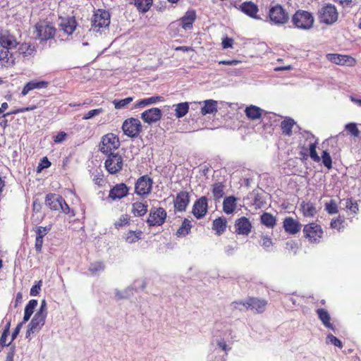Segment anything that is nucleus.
<instances>
[{
	"instance_id": "nucleus-12",
	"label": "nucleus",
	"mask_w": 361,
	"mask_h": 361,
	"mask_svg": "<svg viewBox=\"0 0 361 361\" xmlns=\"http://www.w3.org/2000/svg\"><path fill=\"white\" fill-rule=\"evenodd\" d=\"M110 24V14L104 9H97L92 19V27L94 30L99 31L101 28L106 27Z\"/></svg>"
},
{
	"instance_id": "nucleus-48",
	"label": "nucleus",
	"mask_w": 361,
	"mask_h": 361,
	"mask_svg": "<svg viewBox=\"0 0 361 361\" xmlns=\"http://www.w3.org/2000/svg\"><path fill=\"white\" fill-rule=\"evenodd\" d=\"M320 158L325 167L328 169H331L332 168V159L327 150H324L322 152V157Z\"/></svg>"
},
{
	"instance_id": "nucleus-17",
	"label": "nucleus",
	"mask_w": 361,
	"mask_h": 361,
	"mask_svg": "<svg viewBox=\"0 0 361 361\" xmlns=\"http://www.w3.org/2000/svg\"><path fill=\"white\" fill-rule=\"evenodd\" d=\"M18 44L16 37L9 31L3 30L0 31V46L2 49L10 51V49L16 48Z\"/></svg>"
},
{
	"instance_id": "nucleus-52",
	"label": "nucleus",
	"mask_w": 361,
	"mask_h": 361,
	"mask_svg": "<svg viewBox=\"0 0 361 361\" xmlns=\"http://www.w3.org/2000/svg\"><path fill=\"white\" fill-rule=\"evenodd\" d=\"M104 269V265L102 262H95L93 263H91L88 270L92 274H95L97 272L103 271Z\"/></svg>"
},
{
	"instance_id": "nucleus-20",
	"label": "nucleus",
	"mask_w": 361,
	"mask_h": 361,
	"mask_svg": "<svg viewBox=\"0 0 361 361\" xmlns=\"http://www.w3.org/2000/svg\"><path fill=\"white\" fill-rule=\"evenodd\" d=\"M49 82L46 80H32L23 86L21 94L23 96L27 95L30 92L34 90H40V89H46L49 87Z\"/></svg>"
},
{
	"instance_id": "nucleus-35",
	"label": "nucleus",
	"mask_w": 361,
	"mask_h": 361,
	"mask_svg": "<svg viewBox=\"0 0 361 361\" xmlns=\"http://www.w3.org/2000/svg\"><path fill=\"white\" fill-rule=\"evenodd\" d=\"M191 228V221L188 219L185 218L182 221L181 226L176 231V235L178 238L185 237L190 233Z\"/></svg>"
},
{
	"instance_id": "nucleus-32",
	"label": "nucleus",
	"mask_w": 361,
	"mask_h": 361,
	"mask_svg": "<svg viewBox=\"0 0 361 361\" xmlns=\"http://www.w3.org/2000/svg\"><path fill=\"white\" fill-rule=\"evenodd\" d=\"M262 113L263 110L255 105H250L245 109V116L251 121L260 118L262 116Z\"/></svg>"
},
{
	"instance_id": "nucleus-8",
	"label": "nucleus",
	"mask_w": 361,
	"mask_h": 361,
	"mask_svg": "<svg viewBox=\"0 0 361 361\" xmlns=\"http://www.w3.org/2000/svg\"><path fill=\"white\" fill-rule=\"evenodd\" d=\"M107 156L104 161V167L110 174H116L120 172L123 167V159L118 153H111L106 154Z\"/></svg>"
},
{
	"instance_id": "nucleus-21",
	"label": "nucleus",
	"mask_w": 361,
	"mask_h": 361,
	"mask_svg": "<svg viewBox=\"0 0 361 361\" xmlns=\"http://www.w3.org/2000/svg\"><path fill=\"white\" fill-rule=\"evenodd\" d=\"M190 202L189 193L186 191H180L177 193L173 201L174 208L178 212L185 211Z\"/></svg>"
},
{
	"instance_id": "nucleus-27",
	"label": "nucleus",
	"mask_w": 361,
	"mask_h": 361,
	"mask_svg": "<svg viewBox=\"0 0 361 361\" xmlns=\"http://www.w3.org/2000/svg\"><path fill=\"white\" fill-rule=\"evenodd\" d=\"M300 211L302 216L307 218H312L317 214L315 204L310 201H302L300 204Z\"/></svg>"
},
{
	"instance_id": "nucleus-1",
	"label": "nucleus",
	"mask_w": 361,
	"mask_h": 361,
	"mask_svg": "<svg viewBox=\"0 0 361 361\" xmlns=\"http://www.w3.org/2000/svg\"><path fill=\"white\" fill-rule=\"evenodd\" d=\"M303 237L310 244H319L322 241L324 230L316 222L308 223L303 226Z\"/></svg>"
},
{
	"instance_id": "nucleus-26",
	"label": "nucleus",
	"mask_w": 361,
	"mask_h": 361,
	"mask_svg": "<svg viewBox=\"0 0 361 361\" xmlns=\"http://www.w3.org/2000/svg\"><path fill=\"white\" fill-rule=\"evenodd\" d=\"M45 314L42 311V307L38 311L29 324V329L31 332L39 331L45 322Z\"/></svg>"
},
{
	"instance_id": "nucleus-59",
	"label": "nucleus",
	"mask_w": 361,
	"mask_h": 361,
	"mask_svg": "<svg viewBox=\"0 0 361 361\" xmlns=\"http://www.w3.org/2000/svg\"><path fill=\"white\" fill-rule=\"evenodd\" d=\"M66 137L67 133L63 131H61L54 137V141L55 143H61L63 142L66 139Z\"/></svg>"
},
{
	"instance_id": "nucleus-30",
	"label": "nucleus",
	"mask_w": 361,
	"mask_h": 361,
	"mask_svg": "<svg viewBox=\"0 0 361 361\" xmlns=\"http://www.w3.org/2000/svg\"><path fill=\"white\" fill-rule=\"evenodd\" d=\"M238 198L233 195L226 197L223 201V211L226 214H233L237 207Z\"/></svg>"
},
{
	"instance_id": "nucleus-58",
	"label": "nucleus",
	"mask_w": 361,
	"mask_h": 361,
	"mask_svg": "<svg viewBox=\"0 0 361 361\" xmlns=\"http://www.w3.org/2000/svg\"><path fill=\"white\" fill-rule=\"evenodd\" d=\"M273 245L272 240L268 236H262L261 245L266 250H268Z\"/></svg>"
},
{
	"instance_id": "nucleus-51",
	"label": "nucleus",
	"mask_w": 361,
	"mask_h": 361,
	"mask_svg": "<svg viewBox=\"0 0 361 361\" xmlns=\"http://www.w3.org/2000/svg\"><path fill=\"white\" fill-rule=\"evenodd\" d=\"M347 132L353 137H359L360 130L355 123H349L345 127Z\"/></svg>"
},
{
	"instance_id": "nucleus-61",
	"label": "nucleus",
	"mask_w": 361,
	"mask_h": 361,
	"mask_svg": "<svg viewBox=\"0 0 361 361\" xmlns=\"http://www.w3.org/2000/svg\"><path fill=\"white\" fill-rule=\"evenodd\" d=\"M94 183L99 186L103 185L104 183V175L102 173H98L94 176L93 178Z\"/></svg>"
},
{
	"instance_id": "nucleus-49",
	"label": "nucleus",
	"mask_w": 361,
	"mask_h": 361,
	"mask_svg": "<svg viewBox=\"0 0 361 361\" xmlns=\"http://www.w3.org/2000/svg\"><path fill=\"white\" fill-rule=\"evenodd\" d=\"M345 207L353 214H357L359 210L357 202L352 198H347L345 200Z\"/></svg>"
},
{
	"instance_id": "nucleus-19",
	"label": "nucleus",
	"mask_w": 361,
	"mask_h": 361,
	"mask_svg": "<svg viewBox=\"0 0 361 361\" xmlns=\"http://www.w3.org/2000/svg\"><path fill=\"white\" fill-rule=\"evenodd\" d=\"M129 194V188L124 183L115 185L109 193V197L113 200H121Z\"/></svg>"
},
{
	"instance_id": "nucleus-43",
	"label": "nucleus",
	"mask_w": 361,
	"mask_h": 361,
	"mask_svg": "<svg viewBox=\"0 0 361 361\" xmlns=\"http://www.w3.org/2000/svg\"><path fill=\"white\" fill-rule=\"evenodd\" d=\"M131 216L128 214H122L114 224L115 228L119 230L121 228L128 226L130 224Z\"/></svg>"
},
{
	"instance_id": "nucleus-53",
	"label": "nucleus",
	"mask_w": 361,
	"mask_h": 361,
	"mask_svg": "<svg viewBox=\"0 0 361 361\" xmlns=\"http://www.w3.org/2000/svg\"><path fill=\"white\" fill-rule=\"evenodd\" d=\"M343 222L344 219L341 216H338V218L331 220L330 223V227L333 229H337L338 231H340L343 227Z\"/></svg>"
},
{
	"instance_id": "nucleus-56",
	"label": "nucleus",
	"mask_w": 361,
	"mask_h": 361,
	"mask_svg": "<svg viewBox=\"0 0 361 361\" xmlns=\"http://www.w3.org/2000/svg\"><path fill=\"white\" fill-rule=\"evenodd\" d=\"M51 230V226H39L36 230V236L43 238Z\"/></svg>"
},
{
	"instance_id": "nucleus-31",
	"label": "nucleus",
	"mask_w": 361,
	"mask_h": 361,
	"mask_svg": "<svg viewBox=\"0 0 361 361\" xmlns=\"http://www.w3.org/2000/svg\"><path fill=\"white\" fill-rule=\"evenodd\" d=\"M226 185L223 182H215L211 185L214 201L219 202L225 194Z\"/></svg>"
},
{
	"instance_id": "nucleus-57",
	"label": "nucleus",
	"mask_w": 361,
	"mask_h": 361,
	"mask_svg": "<svg viewBox=\"0 0 361 361\" xmlns=\"http://www.w3.org/2000/svg\"><path fill=\"white\" fill-rule=\"evenodd\" d=\"M326 338L329 343L334 345L335 346L341 348L343 347L342 342L338 338H336L335 336H334L332 334H329L327 336Z\"/></svg>"
},
{
	"instance_id": "nucleus-64",
	"label": "nucleus",
	"mask_w": 361,
	"mask_h": 361,
	"mask_svg": "<svg viewBox=\"0 0 361 361\" xmlns=\"http://www.w3.org/2000/svg\"><path fill=\"white\" fill-rule=\"evenodd\" d=\"M16 350L15 347H11L9 352L7 353L5 361H13Z\"/></svg>"
},
{
	"instance_id": "nucleus-36",
	"label": "nucleus",
	"mask_w": 361,
	"mask_h": 361,
	"mask_svg": "<svg viewBox=\"0 0 361 361\" xmlns=\"http://www.w3.org/2000/svg\"><path fill=\"white\" fill-rule=\"evenodd\" d=\"M295 124L294 120L291 118H286L281 123L282 134L286 136H291L293 134V127Z\"/></svg>"
},
{
	"instance_id": "nucleus-9",
	"label": "nucleus",
	"mask_w": 361,
	"mask_h": 361,
	"mask_svg": "<svg viewBox=\"0 0 361 361\" xmlns=\"http://www.w3.org/2000/svg\"><path fill=\"white\" fill-rule=\"evenodd\" d=\"M36 36L41 40H48L54 37L56 28L48 21L42 20L38 22L35 26Z\"/></svg>"
},
{
	"instance_id": "nucleus-47",
	"label": "nucleus",
	"mask_w": 361,
	"mask_h": 361,
	"mask_svg": "<svg viewBox=\"0 0 361 361\" xmlns=\"http://www.w3.org/2000/svg\"><path fill=\"white\" fill-rule=\"evenodd\" d=\"M325 210L329 214H336L338 212V206L335 200H331L329 202H326Z\"/></svg>"
},
{
	"instance_id": "nucleus-44",
	"label": "nucleus",
	"mask_w": 361,
	"mask_h": 361,
	"mask_svg": "<svg viewBox=\"0 0 361 361\" xmlns=\"http://www.w3.org/2000/svg\"><path fill=\"white\" fill-rule=\"evenodd\" d=\"M18 51L23 56H28L33 54L35 48L29 43H22L18 48Z\"/></svg>"
},
{
	"instance_id": "nucleus-40",
	"label": "nucleus",
	"mask_w": 361,
	"mask_h": 361,
	"mask_svg": "<svg viewBox=\"0 0 361 361\" xmlns=\"http://www.w3.org/2000/svg\"><path fill=\"white\" fill-rule=\"evenodd\" d=\"M261 223L268 228H273L276 224V219L274 216L268 212H264L260 216Z\"/></svg>"
},
{
	"instance_id": "nucleus-7",
	"label": "nucleus",
	"mask_w": 361,
	"mask_h": 361,
	"mask_svg": "<svg viewBox=\"0 0 361 361\" xmlns=\"http://www.w3.org/2000/svg\"><path fill=\"white\" fill-rule=\"evenodd\" d=\"M45 202L51 210L61 211L67 214L71 213L69 206L60 195L55 193L47 194L45 198Z\"/></svg>"
},
{
	"instance_id": "nucleus-22",
	"label": "nucleus",
	"mask_w": 361,
	"mask_h": 361,
	"mask_svg": "<svg viewBox=\"0 0 361 361\" xmlns=\"http://www.w3.org/2000/svg\"><path fill=\"white\" fill-rule=\"evenodd\" d=\"M162 113L160 109L154 107L143 111L141 114V118L144 122L151 124L159 121L161 118Z\"/></svg>"
},
{
	"instance_id": "nucleus-50",
	"label": "nucleus",
	"mask_w": 361,
	"mask_h": 361,
	"mask_svg": "<svg viewBox=\"0 0 361 361\" xmlns=\"http://www.w3.org/2000/svg\"><path fill=\"white\" fill-rule=\"evenodd\" d=\"M37 108V105H32V106H27V107L18 108V109H14V110L10 111V112H7V113L4 114L3 115V116L6 117V116H10V115H12V114H18L23 113V112H25V111H32V110H34V109H35Z\"/></svg>"
},
{
	"instance_id": "nucleus-15",
	"label": "nucleus",
	"mask_w": 361,
	"mask_h": 361,
	"mask_svg": "<svg viewBox=\"0 0 361 361\" xmlns=\"http://www.w3.org/2000/svg\"><path fill=\"white\" fill-rule=\"evenodd\" d=\"M208 200L205 196H202L193 204L192 213L197 219L203 218L208 211Z\"/></svg>"
},
{
	"instance_id": "nucleus-13",
	"label": "nucleus",
	"mask_w": 361,
	"mask_h": 361,
	"mask_svg": "<svg viewBox=\"0 0 361 361\" xmlns=\"http://www.w3.org/2000/svg\"><path fill=\"white\" fill-rule=\"evenodd\" d=\"M166 216L167 213L163 207L152 208L146 222L149 227L162 226Z\"/></svg>"
},
{
	"instance_id": "nucleus-46",
	"label": "nucleus",
	"mask_w": 361,
	"mask_h": 361,
	"mask_svg": "<svg viewBox=\"0 0 361 361\" xmlns=\"http://www.w3.org/2000/svg\"><path fill=\"white\" fill-rule=\"evenodd\" d=\"M133 100V97H128L123 99H114L112 103L116 109H121L126 108Z\"/></svg>"
},
{
	"instance_id": "nucleus-4",
	"label": "nucleus",
	"mask_w": 361,
	"mask_h": 361,
	"mask_svg": "<svg viewBox=\"0 0 361 361\" xmlns=\"http://www.w3.org/2000/svg\"><path fill=\"white\" fill-rule=\"evenodd\" d=\"M314 21L312 14L303 10H298L292 17V23L295 27L305 30L312 27Z\"/></svg>"
},
{
	"instance_id": "nucleus-39",
	"label": "nucleus",
	"mask_w": 361,
	"mask_h": 361,
	"mask_svg": "<svg viewBox=\"0 0 361 361\" xmlns=\"http://www.w3.org/2000/svg\"><path fill=\"white\" fill-rule=\"evenodd\" d=\"M310 139L314 140V142H310L309 145V152L310 158L315 162H319L321 161L320 157L318 155L317 152V147L318 145L317 139L314 138V136L311 135L310 136Z\"/></svg>"
},
{
	"instance_id": "nucleus-63",
	"label": "nucleus",
	"mask_w": 361,
	"mask_h": 361,
	"mask_svg": "<svg viewBox=\"0 0 361 361\" xmlns=\"http://www.w3.org/2000/svg\"><path fill=\"white\" fill-rule=\"evenodd\" d=\"M147 99L149 105L164 101V98L161 96H153Z\"/></svg>"
},
{
	"instance_id": "nucleus-3",
	"label": "nucleus",
	"mask_w": 361,
	"mask_h": 361,
	"mask_svg": "<svg viewBox=\"0 0 361 361\" xmlns=\"http://www.w3.org/2000/svg\"><path fill=\"white\" fill-rule=\"evenodd\" d=\"M121 145L119 137L113 133L103 135L99 144V151L104 154L115 153Z\"/></svg>"
},
{
	"instance_id": "nucleus-2",
	"label": "nucleus",
	"mask_w": 361,
	"mask_h": 361,
	"mask_svg": "<svg viewBox=\"0 0 361 361\" xmlns=\"http://www.w3.org/2000/svg\"><path fill=\"white\" fill-rule=\"evenodd\" d=\"M317 17L320 23L331 25L338 19L336 7L331 4H326L318 11Z\"/></svg>"
},
{
	"instance_id": "nucleus-6",
	"label": "nucleus",
	"mask_w": 361,
	"mask_h": 361,
	"mask_svg": "<svg viewBox=\"0 0 361 361\" xmlns=\"http://www.w3.org/2000/svg\"><path fill=\"white\" fill-rule=\"evenodd\" d=\"M268 19L271 24L283 25L288 22L289 16L282 6L276 4L269 8Z\"/></svg>"
},
{
	"instance_id": "nucleus-10",
	"label": "nucleus",
	"mask_w": 361,
	"mask_h": 361,
	"mask_svg": "<svg viewBox=\"0 0 361 361\" xmlns=\"http://www.w3.org/2000/svg\"><path fill=\"white\" fill-rule=\"evenodd\" d=\"M153 180L148 175L137 178L135 183V193L140 197H147L152 190Z\"/></svg>"
},
{
	"instance_id": "nucleus-60",
	"label": "nucleus",
	"mask_w": 361,
	"mask_h": 361,
	"mask_svg": "<svg viewBox=\"0 0 361 361\" xmlns=\"http://www.w3.org/2000/svg\"><path fill=\"white\" fill-rule=\"evenodd\" d=\"M233 39L229 37H225L223 39L221 44L224 49H228L233 47Z\"/></svg>"
},
{
	"instance_id": "nucleus-23",
	"label": "nucleus",
	"mask_w": 361,
	"mask_h": 361,
	"mask_svg": "<svg viewBox=\"0 0 361 361\" xmlns=\"http://www.w3.org/2000/svg\"><path fill=\"white\" fill-rule=\"evenodd\" d=\"M16 64V58L10 51L1 49L0 50V69L8 68Z\"/></svg>"
},
{
	"instance_id": "nucleus-24",
	"label": "nucleus",
	"mask_w": 361,
	"mask_h": 361,
	"mask_svg": "<svg viewBox=\"0 0 361 361\" xmlns=\"http://www.w3.org/2000/svg\"><path fill=\"white\" fill-rule=\"evenodd\" d=\"M301 224L293 217H286L283 221V227L285 231L289 234L295 235L301 229Z\"/></svg>"
},
{
	"instance_id": "nucleus-25",
	"label": "nucleus",
	"mask_w": 361,
	"mask_h": 361,
	"mask_svg": "<svg viewBox=\"0 0 361 361\" xmlns=\"http://www.w3.org/2000/svg\"><path fill=\"white\" fill-rule=\"evenodd\" d=\"M77 21L75 17L61 18L59 28L68 35H71L75 30Z\"/></svg>"
},
{
	"instance_id": "nucleus-28",
	"label": "nucleus",
	"mask_w": 361,
	"mask_h": 361,
	"mask_svg": "<svg viewBox=\"0 0 361 361\" xmlns=\"http://www.w3.org/2000/svg\"><path fill=\"white\" fill-rule=\"evenodd\" d=\"M196 18V12L194 10L188 11L180 19V26L184 30L192 29Z\"/></svg>"
},
{
	"instance_id": "nucleus-54",
	"label": "nucleus",
	"mask_w": 361,
	"mask_h": 361,
	"mask_svg": "<svg viewBox=\"0 0 361 361\" xmlns=\"http://www.w3.org/2000/svg\"><path fill=\"white\" fill-rule=\"evenodd\" d=\"M103 111H104V110H103L102 108H99V109H95L90 110L87 113L84 114V116L82 117V119L88 120V119H90V118H92V117H94L95 116L99 115Z\"/></svg>"
},
{
	"instance_id": "nucleus-38",
	"label": "nucleus",
	"mask_w": 361,
	"mask_h": 361,
	"mask_svg": "<svg viewBox=\"0 0 361 361\" xmlns=\"http://www.w3.org/2000/svg\"><path fill=\"white\" fill-rule=\"evenodd\" d=\"M142 231L141 230L128 231L125 235V241L132 244L140 240L142 237Z\"/></svg>"
},
{
	"instance_id": "nucleus-62",
	"label": "nucleus",
	"mask_w": 361,
	"mask_h": 361,
	"mask_svg": "<svg viewBox=\"0 0 361 361\" xmlns=\"http://www.w3.org/2000/svg\"><path fill=\"white\" fill-rule=\"evenodd\" d=\"M43 245V238L36 236L35 247L37 252H41Z\"/></svg>"
},
{
	"instance_id": "nucleus-29",
	"label": "nucleus",
	"mask_w": 361,
	"mask_h": 361,
	"mask_svg": "<svg viewBox=\"0 0 361 361\" xmlns=\"http://www.w3.org/2000/svg\"><path fill=\"white\" fill-rule=\"evenodd\" d=\"M148 211V204L146 201H137L132 204L131 213L135 217L144 216Z\"/></svg>"
},
{
	"instance_id": "nucleus-45",
	"label": "nucleus",
	"mask_w": 361,
	"mask_h": 361,
	"mask_svg": "<svg viewBox=\"0 0 361 361\" xmlns=\"http://www.w3.org/2000/svg\"><path fill=\"white\" fill-rule=\"evenodd\" d=\"M189 110V104L188 102H182L178 104L176 107V116L177 118H182L185 116Z\"/></svg>"
},
{
	"instance_id": "nucleus-55",
	"label": "nucleus",
	"mask_w": 361,
	"mask_h": 361,
	"mask_svg": "<svg viewBox=\"0 0 361 361\" xmlns=\"http://www.w3.org/2000/svg\"><path fill=\"white\" fill-rule=\"evenodd\" d=\"M51 166V162L47 157H44L39 161L37 166V172H40L44 169H47Z\"/></svg>"
},
{
	"instance_id": "nucleus-33",
	"label": "nucleus",
	"mask_w": 361,
	"mask_h": 361,
	"mask_svg": "<svg viewBox=\"0 0 361 361\" xmlns=\"http://www.w3.org/2000/svg\"><path fill=\"white\" fill-rule=\"evenodd\" d=\"M227 227V221L225 217H218L213 221L212 229L217 235L223 234Z\"/></svg>"
},
{
	"instance_id": "nucleus-34",
	"label": "nucleus",
	"mask_w": 361,
	"mask_h": 361,
	"mask_svg": "<svg viewBox=\"0 0 361 361\" xmlns=\"http://www.w3.org/2000/svg\"><path fill=\"white\" fill-rule=\"evenodd\" d=\"M200 112L202 115L215 114L217 112L216 101L213 99L205 100L204 106L201 108Z\"/></svg>"
},
{
	"instance_id": "nucleus-14",
	"label": "nucleus",
	"mask_w": 361,
	"mask_h": 361,
	"mask_svg": "<svg viewBox=\"0 0 361 361\" xmlns=\"http://www.w3.org/2000/svg\"><path fill=\"white\" fill-rule=\"evenodd\" d=\"M234 228L235 234L247 236L252 231V224L248 218L241 216L235 220Z\"/></svg>"
},
{
	"instance_id": "nucleus-18",
	"label": "nucleus",
	"mask_w": 361,
	"mask_h": 361,
	"mask_svg": "<svg viewBox=\"0 0 361 361\" xmlns=\"http://www.w3.org/2000/svg\"><path fill=\"white\" fill-rule=\"evenodd\" d=\"M238 9L251 18L260 19V17L258 16V6L252 1H244L239 6Z\"/></svg>"
},
{
	"instance_id": "nucleus-11",
	"label": "nucleus",
	"mask_w": 361,
	"mask_h": 361,
	"mask_svg": "<svg viewBox=\"0 0 361 361\" xmlns=\"http://www.w3.org/2000/svg\"><path fill=\"white\" fill-rule=\"evenodd\" d=\"M121 128L125 135L134 138L141 133L142 125L139 119L131 117L123 121Z\"/></svg>"
},
{
	"instance_id": "nucleus-42",
	"label": "nucleus",
	"mask_w": 361,
	"mask_h": 361,
	"mask_svg": "<svg viewBox=\"0 0 361 361\" xmlns=\"http://www.w3.org/2000/svg\"><path fill=\"white\" fill-rule=\"evenodd\" d=\"M37 305V300H30L25 308L24 317H23V322H27L32 314H33L35 308Z\"/></svg>"
},
{
	"instance_id": "nucleus-16",
	"label": "nucleus",
	"mask_w": 361,
	"mask_h": 361,
	"mask_svg": "<svg viewBox=\"0 0 361 361\" xmlns=\"http://www.w3.org/2000/svg\"><path fill=\"white\" fill-rule=\"evenodd\" d=\"M326 58L331 62L340 66H354L356 63L355 59L349 56L339 54H328Z\"/></svg>"
},
{
	"instance_id": "nucleus-37",
	"label": "nucleus",
	"mask_w": 361,
	"mask_h": 361,
	"mask_svg": "<svg viewBox=\"0 0 361 361\" xmlns=\"http://www.w3.org/2000/svg\"><path fill=\"white\" fill-rule=\"evenodd\" d=\"M317 314L318 315L319 319L322 322L323 324L326 327L331 329H334L333 324L330 322V315L326 310L323 308L318 309L317 310Z\"/></svg>"
},
{
	"instance_id": "nucleus-5",
	"label": "nucleus",
	"mask_w": 361,
	"mask_h": 361,
	"mask_svg": "<svg viewBox=\"0 0 361 361\" xmlns=\"http://www.w3.org/2000/svg\"><path fill=\"white\" fill-rule=\"evenodd\" d=\"M267 304V300L264 299L249 297L245 301H234L231 305H233L234 308H238V305H243L245 310L251 309L255 310L257 313H262L265 311Z\"/></svg>"
},
{
	"instance_id": "nucleus-41",
	"label": "nucleus",
	"mask_w": 361,
	"mask_h": 361,
	"mask_svg": "<svg viewBox=\"0 0 361 361\" xmlns=\"http://www.w3.org/2000/svg\"><path fill=\"white\" fill-rule=\"evenodd\" d=\"M153 3V0H135L134 6L139 12L145 13L147 12Z\"/></svg>"
}]
</instances>
